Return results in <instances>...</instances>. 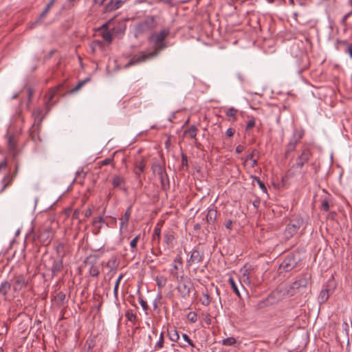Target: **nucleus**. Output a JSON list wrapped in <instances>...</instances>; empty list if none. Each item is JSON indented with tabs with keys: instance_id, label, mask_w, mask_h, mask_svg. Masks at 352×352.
Instances as JSON below:
<instances>
[{
	"instance_id": "f257e3e1",
	"label": "nucleus",
	"mask_w": 352,
	"mask_h": 352,
	"mask_svg": "<svg viewBox=\"0 0 352 352\" xmlns=\"http://www.w3.org/2000/svg\"><path fill=\"white\" fill-rule=\"evenodd\" d=\"M169 34L170 30L168 29H164L157 33H153L148 38V41L154 44V50L148 53L142 52L140 55L133 56L129 63L125 65V67H129L157 56L161 51L167 47L165 39Z\"/></svg>"
},
{
	"instance_id": "f03ea898",
	"label": "nucleus",
	"mask_w": 352,
	"mask_h": 352,
	"mask_svg": "<svg viewBox=\"0 0 352 352\" xmlns=\"http://www.w3.org/2000/svg\"><path fill=\"white\" fill-rule=\"evenodd\" d=\"M312 152L308 147H304L301 153L296 158V162L293 164L287 172L288 177H292L301 173L304 165L309 162L312 157Z\"/></svg>"
},
{
	"instance_id": "7ed1b4c3",
	"label": "nucleus",
	"mask_w": 352,
	"mask_h": 352,
	"mask_svg": "<svg viewBox=\"0 0 352 352\" xmlns=\"http://www.w3.org/2000/svg\"><path fill=\"white\" fill-rule=\"evenodd\" d=\"M303 226L304 220L301 217H296L290 219L283 232L285 239L289 240L292 238Z\"/></svg>"
},
{
	"instance_id": "20e7f679",
	"label": "nucleus",
	"mask_w": 352,
	"mask_h": 352,
	"mask_svg": "<svg viewBox=\"0 0 352 352\" xmlns=\"http://www.w3.org/2000/svg\"><path fill=\"white\" fill-rule=\"evenodd\" d=\"M157 25L155 16H146L143 21L139 22L135 27V34L141 35L154 30Z\"/></svg>"
},
{
	"instance_id": "39448f33",
	"label": "nucleus",
	"mask_w": 352,
	"mask_h": 352,
	"mask_svg": "<svg viewBox=\"0 0 352 352\" xmlns=\"http://www.w3.org/2000/svg\"><path fill=\"white\" fill-rule=\"evenodd\" d=\"M178 285L177 289L179 294L184 299H187L190 297V292L194 289L193 283L189 278H184V276H180L177 279Z\"/></svg>"
},
{
	"instance_id": "423d86ee",
	"label": "nucleus",
	"mask_w": 352,
	"mask_h": 352,
	"mask_svg": "<svg viewBox=\"0 0 352 352\" xmlns=\"http://www.w3.org/2000/svg\"><path fill=\"white\" fill-rule=\"evenodd\" d=\"M309 276L307 274L300 277L298 280L294 281L289 287L288 293L291 296H294L298 292L302 291V289L306 288L309 282Z\"/></svg>"
},
{
	"instance_id": "0eeeda50",
	"label": "nucleus",
	"mask_w": 352,
	"mask_h": 352,
	"mask_svg": "<svg viewBox=\"0 0 352 352\" xmlns=\"http://www.w3.org/2000/svg\"><path fill=\"white\" fill-rule=\"evenodd\" d=\"M32 116H34V122L30 129V135L32 136V138L34 140L38 134V131L40 129L43 121L42 112L41 110L38 109L35 110L33 111Z\"/></svg>"
},
{
	"instance_id": "6e6552de",
	"label": "nucleus",
	"mask_w": 352,
	"mask_h": 352,
	"mask_svg": "<svg viewBox=\"0 0 352 352\" xmlns=\"http://www.w3.org/2000/svg\"><path fill=\"white\" fill-rule=\"evenodd\" d=\"M204 250L198 245L194 248L191 252L190 258L187 260V265L191 266L194 264L201 263L204 261Z\"/></svg>"
},
{
	"instance_id": "1a4fd4ad",
	"label": "nucleus",
	"mask_w": 352,
	"mask_h": 352,
	"mask_svg": "<svg viewBox=\"0 0 352 352\" xmlns=\"http://www.w3.org/2000/svg\"><path fill=\"white\" fill-rule=\"evenodd\" d=\"M146 168V162L144 159L137 160L134 164L133 173L135 175L136 179L138 181V184L142 186L143 184V179H145L142 173L144 172Z\"/></svg>"
},
{
	"instance_id": "9d476101",
	"label": "nucleus",
	"mask_w": 352,
	"mask_h": 352,
	"mask_svg": "<svg viewBox=\"0 0 352 352\" xmlns=\"http://www.w3.org/2000/svg\"><path fill=\"white\" fill-rule=\"evenodd\" d=\"M297 264L298 261L294 254L287 256L279 265L280 273H282V270L286 272H290L297 266Z\"/></svg>"
},
{
	"instance_id": "9b49d317",
	"label": "nucleus",
	"mask_w": 352,
	"mask_h": 352,
	"mask_svg": "<svg viewBox=\"0 0 352 352\" xmlns=\"http://www.w3.org/2000/svg\"><path fill=\"white\" fill-rule=\"evenodd\" d=\"M53 236V230L50 226L45 225L40 230L38 234V239L43 245L50 243Z\"/></svg>"
},
{
	"instance_id": "f8f14e48",
	"label": "nucleus",
	"mask_w": 352,
	"mask_h": 352,
	"mask_svg": "<svg viewBox=\"0 0 352 352\" xmlns=\"http://www.w3.org/2000/svg\"><path fill=\"white\" fill-rule=\"evenodd\" d=\"M98 257L96 255H89L85 261V264L89 266V273L92 277H97L100 271L97 265Z\"/></svg>"
},
{
	"instance_id": "ddd939ff",
	"label": "nucleus",
	"mask_w": 352,
	"mask_h": 352,
	"mask_svg": "<svg viewBox=\"0 0 352 352\" xmlns=\"http://www.w3.org/2000/svg\"><path fill=\"white\" fill-rule=\"evenodd\" d=\"M303 135L304 132L302 131H296L294 133L292 138L287 144L285 152L286 155H288L290 152H292L296 149L297 144L300 142Z\"/></svg>"
},
{
	"instance_id": "4468645a",
	"label": "nucleus",
	"mask_w": 352,
	"mask_h": 352,
	"mask_svg": "<svg viewBox=\"0 0 352 352\" xmlns=\"http://www.w3.org/2000/svg\"><path fill=\"white\" fill-rule=\"evenodd\" d=\"M28 284V280L23 274H18L14 276L13 290L19 292L23 288L26 287Z\"/></svg>"
},
{
	"instance_id": "2eb2a0df",
	"label": "nucleus",
	"mask_w": 352,
	"mask_h": 352,
	"mask_svg": "<svg viewBox=\"0 0 352 352\" xmlns=\"http://www.w3.org/2000/svg\"><path fill=\"white\" fill-rule=\"evenodd\" d=\"M52 264L50 267V271L52 273V277L54 278L60 273L63 268V259L60 258H52Z\"/></svg>"
},
{
	"instance_id": "dca6fc26",
	"label": "nucleus",
	"mask_w": 352,
	"mask_h": 352,
	"mask_svg": "<svg viewBox=\"0 0 352 352\" xmlns=\"http://www.w3.org/2000/svg\"><path fill=\"white\" fill-rule=\"evenodd\" d=\"M8 148L9 153L13 158H15L19 155V151L16 146V140L15 136L13 135H10L8 137Z\"/></svg>"
},
{
	"instance_id": "f3484780",
	"label": "nucleus",
	"mask_w": 352,
	"mask_h": 352,
	"mask_svg": "<svg viewBox=\"0 0 352 352\" xmlns=\"http://www.w3.org/2000/svg\"><path fill=\"white\" fill-rule=\"evenodd\" d=\"M53 4H54L53 1H50L47 4L46 7L43 10V11L41 13L38 18L34 23H32L31 24L30 28H35L38 24L41 23L43 21V20L45 18L47 14L48 13L49 10H50V8L53 6Z\"/></svg>"
},
{
	"instance_id": "a211bd4d",
	"label": "nucleus",
	"mask_w": 352,
	"mask_h": 352,
	"mask_svg": "<svg viewBox=\"0 0 352 352\" xmlns=\"http://www.w3.org/2000/svg\"><path fill=\"white\" fill-rule=\"evenodd\" d=\"M124 3V0H111L105 6L104 10L106 12H113L119 8Z\"/></svg>"
},
{
	"instance_id": "6ab92c4d",
	"label": "nucleus",
	"mask_w": 352,
	"mask_h": 352,
	"mask_svg": "<svg viewBox=\"0 0 352 352\" xmlns=\"http://www.w3.org/2000/svg\"><path fill=\"white\" fill-rule=\"evenodd\" d=\"M111 183L114 188L124 190L126 182L123 177L119 175H115L112 177Z\"/></svg>"
},
{
	"instance_id": "aec40b11",
	"label": "nucleus",
	"mask_w": 352,
	"mask_h": 352,
	"mask_svg": "<svg viewBox=\"0 0 352 352\" xmlns=\"http://www.w3.org/2000/svg\"><path fill=\"white\" fill-rule=\"evenodd\" d=\"M131 210H132V207H131V206H130L126 210L124 215L120 218V231L122 230V229L124 227L127 226L128 222L129 221V219H130V217H131Z\"/></svg>"
},
{
	"instance_id": "412c9836",
	"label": "nucleus",
	"mask_w": 352,
	"mask_h": 352,
	"mask_svg": "<svg viewBox=\"0 0 352 352\" xmlns=\"http://www.w3.org/2000/svg\"><path fill=\"white\" fill-rule=\"evenodd\" d=\"M274 303V296L272 295H269L265 299L260 300L256 305L257 309H262L267 307H269Z\"/></svg>"
},
{
	"instance_id": "4be33fe9",
	"label": "nucleus",
	"mask_w": 352,
	"mask_h": 352,
	"mask_svg": "<svg viewBox=\"0 0 352 352\" xmlns=\"http://www.w3.org/2000/svg\"><path fill=\"white\" fill-rule=\"evenodd\" d=\"M151 169L155 175H157L159 177H162V175H165L166 170L164 167L158 162H155L152 164Z\"/></svg>"
},
{
	"instance_id": "5701e85b",
	"label": "nucleus",
	"mask_w": 352,
	"mask_h": 352,
	"mask_svg": "<svg viewBox=\"0 0 352 352\" xmlns=\"http://www.w3.org/2000/svg\"><path fill=\"white\" fill-rule=\"evenodd\" d=\"M175 241L174 232L171 230H168L164 233V241L168 246H173Z\"/></svg>"
},
{
	"instance_id": "b1692460",
	"label": "nucleus",
	"mask_w": 352,
	"mask_h": 352,
	"mask_svg": "<svg viewBox=\"0 0 352 352\" xmlns=\"http://www.w3.org/2000/svg\"><path fill=\"white\" fill-rule=\"evenodd\" d=\"M54 250L58 255L57 258H64L66 255L65 246L63 243L58 242L54 246Z\"/></svg>"
},
{
	"instance_id": "393cba45",
	"label": "nucleus",
	"mask_w": 352,
	"mask_h": 352,
	"mask_svg": "<svg viewBox=\"0 0 352 352\" xmlns=\"http://www.w3.org/2000/svg\"><path fill=\"white\" fill-rule=\"evenodd\" d=\"M217 211L214 208H210L208 210L206 217V221L208 224H212L215 222L217 218Z\"/></svg>"
},
{
	"instance_id": "a878e982",
	"label": "nucleus",
	"mask_w": 352,
	"mask_h": 352,
	"mask_svg": "<svg viewBox=\"0 0 352 352\" xmlns=\"http://www.w3.org/2000/svg\"><path fill=\"white\" fill-rule=\"evenodd\" d=\"M161 223H158L154 228L153 234L152 236V241L153 242L156 241L157 244L160 243L161 239Z\"/></svg>"
},
{
	"instance_id": "bb28decb",
	"label": "nucleus",
	"mask_w": 352,
	"mask_h": 352,
	"mask_svg": "<svg viewBox=\"0 0 352 352\" xmlns=\"http://www.w3.org/2000/svg\"><path fill=\"white\" fill-rule=\"evenodd\" d=\"M120 261L116 256H112L107 263V267L111 271L115 270L118 268Z\"/></svg>"
},
{
	"instance_id": "cd10ccee",
	"label": "nucleus",
	"mask_w": 352,
	"mask_h": 352,
	"mask_svg": "<svg viewBox=\"0 0 352 352\" xmlns=\"http://www.w3.org/2000/svg\"><path fill=\"white\" fill-rule=\"evenodd\" d=\"M18 168H19V166L18 165H16V167H15V170H14V175H10V174H8L7 175H6L3 179V189L2 190H4L8 186H9L10 184V183L12 182L14 177L16 175L17 173V171H18Z\"/></svg>"
},
{
	"instance_id": "c85d7f7f",
	"label": "nucleus",
	"mask_w": 352,
	"mask_h": 352,
	"mask_svg": "<svg viewBox=\"0 0 352 352\" xmlns=\"http://www.w3.org/2000/svg\"><path fill=\"white\" fill-rule=\"evenodd\" d=\"M182 339H183L184 342H179V346H181L182 348H186L188 345H189L192 347H195V344H194L193 342L190 340V338H189V336L187 334L183 333Z\"/></svg>"
},
{
	"instance_id": "c756f323",
	"label": "nucleus",
	"mask_w": 352,
	"mask_h": 352,
	"mask_svg": "<svg viewBox=\"0 0 352 352\" xmlns=\"http://www.w3.org/2000/svg\"><path fill=\"white\" fill-rule=\"evenodd\" d=\"M11 288V284L8 280H5L1 283L0 285V294L6 296Z\"/></svg>"
},
{
	"instance_id": "7c9ffc66",
	"label": "nucleus",
	"mask_w": 352,
	"mask_h": 352,
	"mask_svg": "<svg viewBox=\"0 0 352 352\" xmlns=\"http://www.w3.org/2000/svg\"><path fill=\"white\" fill-rule=\"evenodd\" d=\"M168 336L170 340L172 342H178L179 340V335L178 331L175 329H168Z\"/></svg>"
},
{
	"instance_id": "2f4dec72",
	"label": "nucleus",
	"mask_w": 352,
	"mask_h": 352,
	"mask_svg": "<svg viewBox=\"0 0 352 352\" xmlns=\"http://www.w3.org/2000/svg\"><path fill=\"white\" fill-rule=\"evenodd\" d=\"M55 90L56 89H50L45 95V97L47 98L45 104L47 107L52 106L55 103V102L53 101V98L56 94Z\"/></svg>"
},
{
	"instance_id": "473e14b6",
	"label": "nucleus",
	"mask_w": 352,
	"mask_h": 352,
	"mask_svg": "<svg viewBox=\"0 0 352 352\" xmlns=\"http://www.w3.org/2000/svg\"><path fill=\"white\" fill-rule=\"evenodd\" d=\"M65 300V294L63 292H60L56 294L54 296V300L58 306H61L64 304Z\"/></svg>"
},
{
	"instance_id": "72a5a7b5",
	"label": "nucleus",
	"mask_w": 352,
	"mask_h": 352,
	"mask_svg": "<svg viewBox=\"0 0 352 352\" xmlns=\"http://www.w3.org/2000/svg\"><path fill=\"white\" fill-rule=\"evenodd\" d=\"M111 31H112V32L107 31V32L102 33L103 38L108 43H111V41L113 40V37H112L113 34L118 33V31L116 30L115 28H112Z\"/></svg>"
},
{
	"instance_id": "f704fd0d",
	"label": "nucleus",
	"mask_w": 352,
	"mask_h": 352,
	"mask_svg": "<svg viewBox=\"0 0 352 352\" xmlns=\"http://www.w3.org/2000/svg\"><path fill=\"white\" fill-rule=\"evenodd\" d=\"M329 289H324L320 292L319 295V301L320 303L325 302L329 298Z\"/></svg>"
},
{
	"instance_id": "c9c22d12",
	"label": "nucleus",
	"mask_w": 352,
	"mask_h": 352,
	"mask_svg": "<svg viewBox=\"0 0 352 352\" xmlns=\"http://www.w3.org/2000/svg\"><path fill=\"white\" fill-rule=\"evenodd\" d=\"M140 234L137 235L135 238H133L130 242V247L131 252L133 253L136 252L137 251V244L140 240Z\"/></svg>"
},
{
	"instance_id": "e433bc0d",
	"label": "nucleus",
	"mask_w": 352,
	"mask_h": 352,
	"mask_svg": "<svg viewBox=\"0 0 352 352\" xmlns=\"http://www.w3.org/2000/svg\"><path fill=\"white\" fill-rule=\"evenodd\" d=\"M197 131L198 129L196 126L192 125L188 130L185 131V133L188 135L191 138L195 139Z\"/></svg>"
},
{
	"instance_id": "4c0bfd02",
	"label": "nucleus",
	"mask_w": 352,
	"mask_h": 352,
	"mask_svg": "<svg viewBox=\"0 0 352 352\" xmlns=\"http://www.w3.org/2000/svg\"><path fill=\"white\" fill-rule=\"evenodd\" d=\"M157 285L159 289L163 288L166 284V278L163 276H157L155 279Z\"/></svg>"
},
{
	"instance_id": "58836bf2",
	"label": "nucleus",
	"mask_w": 352,
	"mask_h": 352,
	"mask_svg": "<svg viewBox=\"0 0 352 352\" xmlns=\"http://www.w3.org/2000/svg\"><path fill=\"white\" fill-rule=\"evenodd\" d=\"M104 223V219L102 217H96L94 219L92 225L96 228L100 230L101 228V223Z\"/></svg>"
},
{
	"instance_id": "ea45409f",
	"label": "nucleus",
	"mask_w": 352,
	"mask_h": 352,
	"mask_svg": "<svg viewBox=\"0 0 352 352\" xmlns=\"http://www.w3.org/2000/svg\"><path fill=\"white\" fill-rule=\"evenodd\" d=\"M228 282L233 290V292L239 296L241 297L240 292L238 289L237 285L236 282L234 281V278L232 277H230L228 279Z\"/></svg>"
},
{
	"instance_id": "a19ab883",
	"label": "nucleus",
	"mask_w": 352,
	"mask_h": 352,
	"mask_svg": "<svg viewBox=\"0 0 352 352\" xmlns=\"http://www.w3.org/2000/svg\"><path fill=\"white\" fill-rule=\"evenodd\" d=\"M237 112L238 110L236 109L230 107L226 111V114L228 117L232 118L234 120H236Z\"/></svg>"
},
{
	"instance_id": "79ce46f5",
	"label": "nucleus",
	"mask_w": 352,
	"mask_h": 352,
	"mask_svg": "<svg viewBox=\"0 0 352 352\" xmlns=\"http://www.w3.org/2000/svg\"><path fill=\"white\" fill-rule=\"evenodd\" d=\"M125 317L127 318V320L133 324L135 323V321L137 320V316L135 314L132 312L131 310H128L125 314Z\"/></svg>"
},
{
	"instance_id": "37998d69",
	"label": "nucleus",
	"mask_w": 352,
	"mask_h": 352,
	"mask_svg": "<svg viewBox=\"0 0 352 352\" xmlns=\"http://www.w3.org/2000/svg\"><path fill=\"white\" fill-rule=\"evenodd\" d=\"M236 343V340L233 337H230L222 340V344L226 346H233Z\"/></svg>"
},
{
	"instance_id": "c03bdc74",
	"label": "nucleus",
	"mask_w": 352,
	"mask_h": 352,
	"mask_svg": "<svg viewBox=\"0 0 352 352\" xmlns=\"http://www.w3.org/2000/svg\"><path fill=\"white\" fill-rule=\"evenodd\" d=\"M321 207L322 209L327 212L329 210V196L324 198L321 201Z\"/></svg>"
},
{
	"instance_id": "a18cd8bd",
	"label": "nucleus",
	"mask_w": 352,
	"mask_h": 352,
	"mask_svg": "<svg viewBox=\"0 0 352 352\" xmlns=\"http://www.w3.org/2000/svg\"><path fill=\"white\" fill-rule=\"evenodd\" d=\"M351 43H349L346 40H338L336 44V47L337 50H340L341 47H344L345 49L348 47V45H350Z\"/></svg>"
},
{
	"instance_id": "49530a36",
	"label": "nucleus",
	"mask_w": 352,
	"mask_h": 352,
	"mask_svg": "<svg viewBox=\"0 0 352 352\" xmlns=\"http://www.w3.org/2000/svg\"><path fill=\"white\" fill-rule=\"evenodd\" d=\"M211 302V298L210 295L206 293L203 294V298L201 299V302L204 306H208Z\"/></svg>"
},
{
	"instance_id": "de8ad7c7",
	"label": "nucleus",
	"mask_w": 352,
	"mask_h": 352,
	"mask_svg": "<svg viewBox=\"0 0 352 352\" xmlns=\"http://www.w3.org/2000/svg\"><path fill=\"white\" fill-rule=\"evenodd\" d=\"M349 3L351 6V10L348 13H346L341 20V24L346 26V20L347 19L352 15V0L349 1Z\"/></svg>"
},
{
	"instance_id": "09e8293b",
	"label": "nucleus",
	"mask_w": 352,
	"mask_h": 352,
	"mask_svg": "<svg viewBox=\"0 0 352 352\" xmlns=\"http://www.w3.org/2000/svg\"><path fill=\"white\" fill-rule=\"evenodd\" d=\"M188 320L191 322H195L197 320V314L194 311H190L187 315Z\"/></svg>"
},
{
	"instance_id": "8fccbe9b",
	"label": "nucleus",
	"mask_w": 352,
	"mask_h": 352,
	"mask_svg": "<svg viewBox=\"0 0 352 352\" xmlns=\"http://www.w3.org/2000/svg\"><path fill=\"white\" fill-rule=\"evenodd\" d=\"M113 162V158L108 157V158H106L104 160L101 161L99 163L100 164L101 166H107L109 164H111L112 166L114 167V164Z\"/></svg>"
},
{
	"instance_id": "3c124183",
	"label": "nucleus",
	"mask_w": 352,
	"mask_h": 352,
	"mask_svg": "<svg viewBox=\"0 0 352 352\" xmlns=\"http://www.w3.org/2000/svg\"><path fill=\"white\" fill-rule=\"evenodd\" d=\"M164 333L162 332L160 336L159 341L157 342V344L155 346V349H160L162 348L164 346Z\"/></svg>"
},
{
	"instance_id": "603ef678",
	"label": "nucleus",
	"mask_w": 352,
	"mask_h": 352,
	"mask_svg": "<svg viewBox=\"0 0 352 352\" xmlns=\"http://www.w3.org/2000/svg\"><path fill=\"white\" fill-rule=\"evenodd\" d=\"M254 179L257 182V184H258V186L261 188V189L263 192H267V188H266L265 184L262 181H261V179L258 177H254Z\"/></svg>"
},
{
	"instance_id": "864d4df0",
	"label": "nucleus",
	"mask_w": 352,
	"mask_h": 352,
	"mask_svg": "<svg viewBox=\"0 0 352 352\" xmlns=\"http://www.w3.org/2000/svg\"><path fill=\"white\" fill-rule=\"evenodd\" d=\"M89 78H86L85 80H79L74 88H82L86 84V82H89Z\"/></svg>"
},
{
	"instance_id": "5fc2aeb1",
	"label": "nucleus",
	"mask_w": 352,
	"mask_h": 352,
	"mask_svg": "<svg viewBox=\"0 0 352 352\" xmlns=\"http://www.w3.org/2000/svg\"><path fill=\"white\" fill-rule=\"evenodd\" d=\"M255 126V120L254 118H252L250 120L246 125L245 130L248 131L250 129H252Z\"/></svg>"
},
{
	"instance_id": "6e6d98bb",
	"label": "nucleus",
	"mask_w": 352,
	"mask_h": 352,
	"mask_svg": "<svg viewBox=\"0 0 352 352\" xmlns=\"http://www.w3.org/2000/svg\"><path fill=\"white\" fill-rule=\"evenodd\" d=\"M179 269L178 265L177 263H174L173 269L171 270V274L173 276L176 277L177 279H179V276L177 271Z\"/></svg>"
},
{
	"instance_id": "4d7b16f0",
	"label": "nucleus",
	"mask_w": 352,
	"mask_h": 352,
	"mask_svg": "<svg viewBox=\"0 0 352 352\" xmlns=\"http://www.w3.org/2000/svg\"><path fill=\"white\" fill-rule=\"evenodd\" d=\"M161 182V184L162 188H164L166 185V182L168 184V178L166 173H165V175H162V177H159Z\"/></svg>"
},
{
	"instance_id": "13d9d810",
	"label": "nucleus",
	"mask_w": 352,
	"mask_h": 352,
	"mask_svg": "<svg viewBox=\"0 0 352 352\" xmlns=\"http://www.w3.org/2000/svg\"><path fill=\"white\" fill-rule=\"evenodd\" d=\"M139 302L144 311H147L148 309L147 302L144 300H143V298L141 296L139 297Z\"/></svg>"
},
{
	"instance_id": "bf43d9fd",
	"label": "nucleus",
	"mask_w": 352,
	"mask_h": 352,
	"mask_svg": "<svg viewBox=\"0 0 352 352\" xmlns=\"http://www.w3.org/2000/svg\"><path fill=\"white\" fill-rule=\"evenodd\" d=\"M34 94V89H27L26 92V96L28 98V104L27 105L29 106L31 100V98L32 97Z\"/></svg>"
},
{
	"instance_id": "052dcab7",
	"label": "nucleus",
	"mask_w": 352,
	"mask_h": 352,
	"mask_svg": "<svg viewBox=\"0 0 352 352\" xmlns=\"http://www.w3.org/2000/svg\"><path fill=\"white\" fill-rule=\"evenodd\" d=\"M182 166L188 167V158L186 155L184 153H182Z\"/></svg>"
},
{
	"instance_id": "680f3d73",
	"label": "nucleus",
	"mask_w": 352,
	"mask_h": 352,
	"mask_svg": "<svg viewBox=\"0 0 352 352\" xmlns=\"http://www.w3.org/2000/svg\"><path fill=\"white\" fill-rule=\"evenodd\" d=\"M235 133V129L232 128H229L226 131V135L229 138L232 137Z\"/></svg>"
},
{
	"instance_id": "e2e57ef3",
	"label": "nucleus",
	"mask_w": 352,
	"mask_h": 352,
	"mask_svg": "<svg viewBox=\"0 0 352 352\" xmlns=\"http://www.w3.org/2000/svg\"><path fill=\"white\" fill-rule=\"evenodd\" d=\"M118 285H115L113 289V296L116 301L118 300Z\"/></svg>"
},
{
	"instance_id": "0e129e2a",
	"label": "nucleus",
	"mask_w": 352,
	"mask_h": 352,
	"mask_svg": "<svg viewBox=\"0 0 352 352\" xmlns=\"http://www.w3.org/2000/svg\"><path fill=\"white\" fill-rule=\"evenodd\" d=\"M258 153L257 152V150L256 149H254L252 153L250 154H249L247 157H246V160H253L254 159V157L255 155V154Z\"/></svg>"
},
{
	"instance_id": "69168bd1",
	"label": "nucleus",
	"mask_w": 352,
	"mask_h": 352,
	"mask_svg": "<svg viewBox=\"0 0 352 352\" xmlns=\"http://www.w3.org/2000/svg\"><path fill=\"white\" fill-rule=\"evenodd\" d=\"M345 52L349 54L350 57L352 58V43L348 45V47L344 50Z\"/></svg>"
},
{
	"instance_id": "338daca9",
	"label": "nucleus",
	"mask_w": 352,
	"mask_h": 352,
	"mask_svg": "<svg viewBox=\"0 0 352 352\" xmlns=\"http://www.w3.org/2000/svg\"><path fill=\"white\" fill-rule=\"evenodd\" d=\"M261 201L258 198H256L255 200L253 201L252 205L254 207L257 209L260 206Z\"/></svg>"
},
{
	"instance_id": "774afa93",
	"label": "nucleus",
	"mask_w": 352,
	"mask_h": 352,
	"mask_svg": "<svg viewBox=\"0 0 352 352\" xmlns=\"http://www.w3.org/2000/svg\"><path fill=\"white\" fill-rule=\"evenodd\" d=\"M243 150H244V146L241 144H239L236 147V153L238 154L242 153L243 151Z\"/></svg>"
}]
</instances>
